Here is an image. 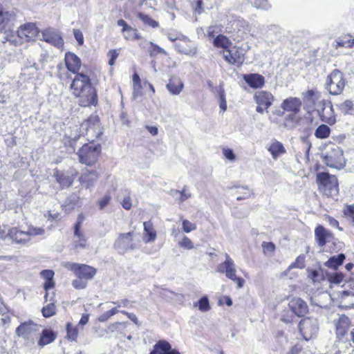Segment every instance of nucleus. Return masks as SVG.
I'll return each mask as SVG.
<instances>
[{
	"label": "nucleus",
	"mask_w": 354,
	"mask_h": 354,
	"mask_svg": "<svg viewBox=\"0 0 354 354\" xmlns=\"http://www.w3.org/2000/svg\"><path fill=\"white\" fill-rule=\"evenodd\" d=\"M70 88L75 96L84 98V106L94 105L97 103L96 91L92 86L90 77L83 73L75 75Z\"/></svg>",
	"instance_id": "f257e3e1"
},
{
	"label": "nucleus",
	"mask_w": 354,
	"mask_h": 354,
	"mask_svg": "<svg viewBox=\"0 0 354 354\" xmlns=\"http://www.w3.org/2000/svg\"><path fill=\"white\" fill-rule=\"evenodd\" d=\"M319 189L328 197L334 198L339 192L337 178L334 175L328 173H319L317 176Z\"/></svg>",
	"instance_id": "f03ea898"
},
{
	"label": "nucleus",
	"mask_w": 354,
	"mask_h": 354,
	"mask_svg": "<svg viewBox=\"0 0 354 354\" xmlns=\"http://www.w3.org/2000/svg\"><path fill=\"white\" fill-rule=\"evenodd\" d=\"M101 145L93 143H86L79 149L77 152L79 161L82 164L92 166L95 165L101 153Z\"/></svg>",
	"instance_id": "7ed1b4c3"
},
{
	"label": "nucleus",
	"mask_w": 354,
	"mask_h": 354,
	"mask_svg": "<svg viewBox=\"0 0 354 354\" xmlns=\"http://www.w3.org/2000/svg\"><path fill=\"white\" fill-rule=\"evenodd\" d=\"M324 160L328 167L337 169H342L346 164L341 148L334 144L328 146L326 152L323 155Z\"/></svg>",
	"instance_id": "20e7f679"
},
{
	"label": "nucleus",
	"mask_w": 354,
	"mask_h": 354,
	"mask_svg": "<svg viewBox=\"0 0 354 354\" xmlns=\"http://www.w3.org/2000/svg\"><path fill=\"white\" fill-rule=\"evenodd\" d=\"M345 86L344 74L337 69L333 70L327 77L326 88L329 93L333 95H339Z\"/></svg>",
	"instance_id": "39448f33"
},
{
	"label": "nucleus",
	"mask_w": 354,
	"mask_h": 354,
	"mask_svg": "<svg viewBox=\"0 0 354 354\" xmlns=\"http://www.w3.org/2000/svg\"><path fill=\"white\" fill-rule=\"evenodd\" d=\"M133 232L121 233L115 239L113 247L119 254H124L139 248V245L133 241Z\"/></svg>",
	"instance_id": "423d86ee"
},
{
	"label": "nucleus",
	"mask_w": 354,
	"mask_h": 354,
	"mask_svg": "<svg viewBox=\"0 0 354 354\" xmlns=\"http://www.w3.org/2000/svg\"><path fill=\"white\" fill-rule=\"evenodd\" d=\"M40 328L39 325L28 322L21 324L16 328L15 333L17 336L26 340L27 343L34 344L39 334Z\"/></svg>",
	"instance_id": "0eeeda50"
},
{
	"label": "nucleus",
	"mask_w": 354,
	"mask_h": 354,
	"mask_svg": "<svg viewBox=\"0 0 354 354\" xmlns=\"http://www.w3.org/2000/svg\"><path fill=\"white\" fill-rule=\"evenodd\" d=\"M315 111L322 122L329 125H333L336 122V115L330 100H322L319 101Z\"/></svg>",
	"instance_id": "6e6552de"
},
{
	"label": "nucleus",
	"mask_w": 354,
	"mask_h": 354,
	"mask_svg": "<svg viewBox=\"0 0 354 354\" xmlns=\"http://www.w3.org/2000/svg\"><path fill=\"white\" fill-rule=\"evenodd\" d=\"M299 329L306 340H309L315 337L319 330V322L317 318L306 317L302 319L299 324Z\"/></svg>",
	"instance_id": "1a4fd4ad"
},
{
	"label": "nucleus",
	"mask_w": 354,
	"mask_h": 354,
	"mask_svg": "<svg viewBox=\"0 0 354 354\" xmlns=\"http://www.w3.org/2000/svg\"><path fill=\"white\" fill-rule=\"evenodd\" d=\"M81 128L86 131L88 140L93 141L102 133L100 127L99 118L97 115L91 116L86 121L82 124Z\"/></svg>",
	"instance_id": "9d476101"
},
{
	"label": "nucleus",
	"mask_w": 354,
	"mask_h": 354,
	"mask_svg": "<svg viewBox=\"0 0 354 354\" xmlns=\"http://www.w3.org/2000/svg\"><path fill=\"white\" fill-rule=\"evenodd\" d=\"M17 37L23 41H29L35 39L38 34V29L32 23L21 25L17 31Z\"/></svg>",
	"instance_id": "9b49d317"
},
{
	"label": "nucleus",
	"mask_w": 354,
	"mask_h": 354,
	"mask_svg": "<svg viewBox=\"0 0 354 354\" xmlns=\"http://www.w3.org/2000/svg\"><path fill=\"white\" fill-rule=\"evenodd\" d=\"M343 290L339 292V298L341 303L346 307L351 308L354 306V281L348 282L342 286Z\"/></svg>",
	"instance_id": "f8f14e48"
},
{
	"label": "nucleus",
	"mask_w": 354,
	"mask_h": 354,
	"mask_svg": "<svg viewBox=\"0 0 354 354\" xmlns=\"http://www.w3.org/2000/svg\"><path fill=\"white\" fill-rule=\"evenodd\" d=\"M225 261L217 266L216 271L225 274V277L230 279L233 277L235 278L236 272L235 263L227 253L225 254Z\"/></svg>",
	"instance_id": "ddd939ff"
},
{
	"label": "nucleus",
	"mask_w": 354,
	"mask_h": 354,
	"mask_svg": "<svg viewBox=\"0 0 354 354\" xmlns=\"http://www.w3.org/2000/svg\"><path fill=\"white\" fill-rule=\"evenodd\" d=\"M83 133V132L79 131L77 126L65 133L63 142L64 145L68 147V150L70 153L75 151L76 142Z\"/></svg>",
	"instance_id": "4468645a"
},
{
	"label": "nucleus",
	"mask_w": 354,
	"mask_h": 354,
	"mask_svg": "<svg viewBox=\"0 0 354 354\" xmlns=\"http://www.w3.org/2000/svg\"><path fill=\"white\" fill-rule=\"evenodd\" d=\"M302 97L305 108L308 111H315L320 97V93L316 89H310L302 93Z\"/></svg>",
	"instance_id": "2eb2a0df"
},
{
	"label": "nucleus",
	"mask_w": 354,
	"mask_h": 354,
	"mask_svg": "<svg viewBox=\"0 0 354 354\" xmlns=\"http://www.w3.org/2000/svg\"><path fill=\"white\" fill-rule=\"evenodd\" d=\"M41 33L43 39L45 41L56 46L58 48L63 46L64 40L57 30L53 28H46Z\"/></svg>",
	"instance_id": "dca6fc26"
},
{
	"label": "nucleus",
	"mask_w": 354,
	"mask_h": 354,
	"mask_svg": "<svg viewBox=\"0 0 354 354\" xmlns=\"http://www.w3.org/2000/svg\"><path fill=\"white\" fill-rule=\"evenodd\" d=\"M223 58L230 64H241L245 60L244 55L236 48L224 50Z\"/></svg>",
	"instance_id": "f3484780"
},
{
	"label": "nucleus",
	"mask_w": 354,
	"mask_h": 354,
	"mask_svg": "<svg viewBox=\"0 0 354 354\" xmlns=\"http://www.w3.org/2000/svg\"><path fill=\"white\" fill-rule=\"evenodd\" d=\"M288 306L291 310L298 317L304 316L308 312V306L306 302L299 297L292 299Z\"/></svg>",
	"instance_id": "a211bd4d"
},
{
	"label": "nucleus",
	"mask_w": 354,
	"mask_h": 354,
	"mask_svg": "<svg viewBox=\"0 0 354 354\" xmlns=\"http://www.w3.org/2000/svg\"><path fill=\"white\" fill-rule=\"evenodd\" d=\"M315 237L318 245L323 247L333 239V234L322 225H318L315 230Z\"/></svg>",
	"instance_id": "6ab92c4d"
},
{
	"label": "nucleus",
	"mask_w": 354,
	"mask_h": 354,
	"mask_svg": "<svg viewBox=\"0 0 354 354\" xmlns=\"http://www.w3.org/2000/svg\"><path fill=\"white\" fill-rule=\"evenodd\" d=\"M65 63L67 69L74 73H79L78 71L81 66L80 59L74 53L68 52L65 55Z\"/></svg>",
	"instance_id": "aec40b11"
},
{
	"label": "nucleus",
	"mask_w": 354,
	"mask_h": 354,
	"mask_svg": "<svg viewBox=\"0 0 354 354\" xmlns=\"http://www.w3.org/2000/svg\"><path fill=\"white\" fill-rule=\"evenodd\" d=\"M150 354H180L177 350L172 349L171 344L166 340H159L154 346Z\"/></svg>",
	"instance_id": "412c9836"
},
{
	"label": "nucleus",
	"mask_w": 354,
	"mask_h": 354,
	"mask_svg": "<svg viewBox=\"0 0 354 354\" xmlns=\"http://www.w3.org/2000/svg\"><path fill=\"white\" fill-rule=\"evenodd\" d=\"M7 236L16 243H25L30 241L28 233L17 227L10 229L7 232Z\"/></svg>",
	"instance_id": "4be33fe9"
},
{
	"label": "nucleus",
	"mask_w": 354,
	"mask_h": 354,
	"mask_svg": "<svg viewBox=\"0 0 354 354\" xmlns=\"http://www.w3.org/2000/svg\"><path fill=\"white\" fill-rule=\"evenodd\" d=\"M244 81L252 88H261L265 84V78L258 73L245 74Z\"/></svg>",
	"instance_id": "5701e85b"
},
{
	"label": "nucleus",
	"mask_w": 354,
	"mask_h": 354,
	"mask_svg": "<svg viewBox=\"0 0 354 354\" xmlns=\"http://www.w3.org/2000/svg\"><path fill=\"white\" fill-rule=\"evenodd\" d=\"M301 106V101L298 97H289L283 100L281 107L283 110L292 112V114L297 113Z\"/></svg>",
	"instance_id": "b1692460"
},
{
	"label": "nucleus",
	"mask_w": 354,
	"mask_h": 354,
	"mask_svg": "<svg viewBox=\"0 0 354 354\" xmlns=\"http://www.w3.org/2000/svg\"><path fill=\"white\" fill-rule=\"evenodd\" d=\"M256 102L259 105H263L266 109H268L272 103L273 96L267 91H258L254 95Z\"/></svg>",
	"instance_id": "393cba45"
},
{
	"label": "nucleus",
	"mask_w": 354,
	"mask_h": 354,
	"mask_svg": "<svg viewBox=\"0 0 354 354\" xmlns=\"http://www.w3.org/2000/svg\"><path fill=\"white\" fill-rule=\"evenodd\" d=\"M184 84L181 79L178 76H172L167 84V88L171 95H177L180 94L183 88Z\"/></svg>",
	"instance_id": "a878e982"
},
{
	"label": "nucleus",
	"mask_w": 354,
	"mask_h": 354,
	"mask_svg": "<svg viewBox=\"0 0 354 354\" xmlns=\"http://www.w3.org/2000/svg\"><path fill=\"white\" fill-rule=\"evenodd\" d=\"M335 324L337 337H344L348 329L350 321L346 315H342L337 321H335Z\"/></svg>",
	"instance_id": "bb28decb"
},
{
	"label": "nucleus",
	"mask_w": 354,
	"mask_h": 354,
	"mask_svg": "<svg viewBox=\"0 0 354 354\" xmlns=\"http://www.w3.org/2000/svg\"><path fill=\"white\" fill-rule=\"evenodd\" d=\"M41 277L46 280V282L44 284V288L46 291V293L44 296L46 301H48V293L47 291L51 288H53L55 286V283L53 282V277L54 272L51 270H44L40 272Z\"/></svg>",
	"instance_id": "cd10ccee"
},
{
	"label": "nucleus",
	"mask_w": 354,
	"mask_h": 354,
	"mask_svg": "<svg viewBox=\"0 0 354 354\" xmlns=\"http://www.w3.org/2000/svg\"><path fill=\"white\" fill-rule=\"evenodd\" d=\"M267 149L274 160H277L281 155L286 152L282 143L276 140L272 141L270 145L267 147Z\"/></svg>",
	"instance_id": "c85d7f7f"
},
{
	"label": "nucleus",
	"mask_w": 354,
	"mask_h": 354,
	"mask_svg": "<svg viewBox=\"0 0 354 354\" xmlns=\"http://www.w3.org/2000/svg\"><path fill=\"white\" fill-rule=\"evenodd\" d=\"M144 235L142 237L145 243H152L156 239V231L151 222H144Z\"/></svg>",
	"instance_id": "c756f323"
},
{
	"label": "nucleus",
	"mask_w": 354,
	"mask_h": 354,
	"mask_svg": "<svg viewBox=\"0 0 354 354\" xmlns=\"http://www.w3.org/2000/svg\"><path fill=\"white\" fill-rule=\"evenodd\" d=\"M96 274V270L90 266L80 264L76 276L80 279H91Z\"/></svg>",
	"instance_id": "7c9ffc66"
},
{
	"label": "nucleus",
	"mask_w": 354,
	"mask_h": 354,
	"mask_svg": "<svg viewBox=\"0 0 354 354\" xmlns=\"http://www.w3.org/2000/svg\"><path fill=\"white\" fill-rule=\"evenodd\" d=\"M98 179V174L95 171H86L80 177V181L82 184L88 188L93 186Z\"/></svg>",
	"instance_id": "2f4dec72"
},
{
	"label": "nucleus",
	"mask_w": 354,
	"mask_h": 354,
	"mask_svg": "<svg viewBox=\"0 0 354 354\" xmlns=\"http://www.w3.org/2000/svg\"><path fill=\"white\" fill-rule=\"evenodd\" d=\"M55 338L56 334L53 331L48 329L43 330L38 342V345L40 346H44L52 343Z\"/></svg>",
	"instance_id": "473e14b6"
},
{
	"label": "nucleus",
	"mask_w": 354,
	"mask_h": 354,
	"mask_svg": "<svg viewBox=\"0 0 354 354\" xmlns=\"http://www.w3.org/2000/svg\"><path fill=\"white\" fill-rule=\"evenodd\" d=\"M338 110L344 115H353L354 113V103L351 100L335 104Z\"/></svg>",
	"instance_id": "72a5a7b5"
},
{
	"label": "nucleus",
	"mask_w": 354,
	"mask_h": 354,
	"mask_svg": "<svg viewBox=\"0 0 354 354\" xmlns=\"http://www.w3.org/2000/svg\"><path fill=\"white\" fill-rule=\"evenodd\" d=\"M15 14L13 12L6 10L0 6V26L4 27L10 21L15 19ZM0 31H2V28L0 27Z\"/></svg>",
	"instance_id": "f704fd0d"
},
{
	"label": "nucleus",
	"mask_w": 354,
	"mask_h": 354,
	"mask_svg": "<svg viewBox=\"0 0 354 354\" xmlns=\"http://www.w3.org/2000/svg\"><path fill=\"white\" fill-rule=\"evenodd\" d=\"M76 233V230H74V240L73 245L75 249H83L86 246V239L84 234L80 230Z\"/></svg>",
	"instance_id": "c9c22d12"
},
{
	"label": "nucleus",
	"mask_w": 354,
	"mask_h": 354,
	"mask_svg": "<svg viewBox=\"0 0 354 354\" xmlns=\"http://www.w3.org/2000/svg\"><path fill=\"white\" fill-rule=\"evenodd\" d=\"M345 259L344 254H339L336 256L330 257L325 263V265L332 269L336 270L339 266L342 264Z\"/></svg>",
	"instance_id": "e433bc0d"
},
{
	"label": "nucleus",
	"mask_w": 354,
	"mask_h": 354,
	"mask_svg": "<svg viewBox=\"0 0 354 354\" xmlns=\"http://www.w3.org/2000/svg\"><path fill=\"white\" fill-rule=\"evenodd\" d=\"M215 47H221L226 50L232 45L231 41L225 35H219L214 39L213 42Z\"/></svg>",
	"instance_id": "4c0bfd02"
},
{
	"label": "nucleus",
	"mask_w": 354,
	"mask_h": 354,
	"mask_svg": "<svg viewBox=\"0 0 354 354\" xmlns=\"http://www.w3.org/2000/svg\"><path fill=\"white\" fill-rule=\"evenodd\" d=\"M299 118L296 114L288 115L283 122V127L287 129H295L299 122Z\"/></svg>",
	"instance_id": "58836bf2"
},
{
	"label": "nucleus",
	"mask_w": 354,
	"mask_h": 354,
	"mask_svg": "<svg viewBox=\"0 0 354 354\" xmlns=\"http://www.w3.org/2000/svg\"><path fill=\"white\" fill-rule=\"evenodd\" d=\"M50 303L44 306L41 310L43 316L45 317H50L55 314V300L53 297L49 299Z\"/></svg>",
	"instance_id": "ea45409f"
},
{
	"label": "nucleus",
	"mask_w": 354,
	"mask_h": 354,
	"mask_svg": "<svg viewBox=\"0 0 354 354\" xmlns=\"http://www.w3.org/2000/svg\"><path fill=\"white\" fill-rule=\"evenodd\" d=\"M330 133V129L326 124L319 125L315 131V136L319 139L328 138Z\"/></svg>",
	"instance_id": "a19ab883"
},
{
	"label": "nucleus",
	"mask_w": 354,
	"mask_h": 354,
	"mask_svg": "<svg viewBox=\"0 0 354 354\" xmlns=\"http://www.w3.org/2000/svg\"><path fill=\"white\" fill-rule=\"evenodd\" d=\"M216 92L220 98L219 107L223 112H225L227 109V102L225 99V91L223 86L220 85L218 87L216 88Z\"/></svg>",
	"instance_id": "79ce46f5"
},
{
	"label": "nucleus",
	"mask_w": 354,
	"mask_h": 354,
	"mask_svg": "<svg viewBox=\"0 0 354 354\" xmlns=\"http://www.w3.org/2000/svg\"><path fill=\"white\" fill-rule=\"evenodd\" d=\"M67 337L71 341H76L78 336L77 327H73L70 323L66 325Z\"/></svg>",
	"instance_id": "37998d69"
},
{
	"label": "nucleus",
	"mask_w": 354,
	"mask_h": 354,
	"mask_svg": "<svg viewBox=\"0 0 354 354\" xmlns=\"http://www.w3.org/2000/svg\"><path fill=\"white\" fill-rule=\"evenodd\" d=\"M138 18L144 22L145 24H147L153 28H156L158 26V23L151 19L149 15L143 14V13H139L138 15Z\"/></svg>",
	"instance_id": "c03bdc74"
},
{
	"label": "nucleus",
	"mask_w": 354,
	"mask_h": 354,
	"mask_svg": "<svg viewBox=\"0 0 354 354\" xmlns=\"http://www.w3.org/2000/svg\"><path fill=\"white\" fill-rule=\"evenodd\" d=\"M124 37L127 39H140V36L138 35L136 29H134L129 26L127 30L124 32Z\"/></svg>",
	"instance_id": "a18cd8bd"
},
{
	"label": "nucleus",
	"mask_w": 354,
	"mask_h": 354,
	"mask_svg": "<svg viewBox=\"0 0 354 354\" xmlns=\"http://www.w3.org/2000/svg\"><path fill=\"white\" fill-rule=\"evenodd\" d=\"M149 44H150L151 47L149 49V52L151 57L156 56L158 54H163V55L167 54V52L162 48L160 47L159 46L153 43L152 41H150Z\"/></svg>",
	"instance_id": "49530a36"
},
{
	"label": "nucleus",
	"mask_w": 354,
	"mask_h": 354,
	"mask_svg": "<svg viewBox=\"0 0 354 354\" xmlns=\"http://www.w3.org/2000/svg\"><path fill=\"white\" fill-rule=\"evenodd\" d=\"M57 181L63 187H69L73 183V179L69 176L60 175L57 176Z\"/></svg>",
	"instance_id": "de8ad7c7"
},
{
	"label": "nucleus",
	"mask_w": 354,
	"mask_h": 354,
	"mask_svg": "<svg viewBox=\"0 0 354 354\" xmlns=\"http://www.w3.org/2000/svg\"><path fill=\"white\" fill-rule=\"evenodd\" d=\"M252 4L257 9L265 10H268L271 7L268 0H254L252 1Z\"/></svg>",
	"instance_id": "09e8293b"
},
{
	"label": "nucleus",
	"mask_w": 354,
	"mask_h": 354,
	"mask_svg": "<svg viewBox=\"0 0 354 354\" xmlns=\"http://www.w3.org/2000/svg\"><path fill=\"white\" fill-rule=\"evenodd\" d=\"M178 245L184 249L192 250L194 248L192 240L186 236H184L181 241H178Z\"/></svg>",
	"instance_id": "8fccbe9b"
},
{
	"label": "nucleus",
	"mask_w": 354,
	"mask_h": 354,
	"mask_svg": "<svg viewBox=\"0 0 354 354\" xmlns=\"http://www.w3.org/2000/svg\"><path fill=\"white\" fill-rule=\"evenodd\" d=\"M133 97H136L140 95V92L138 89L140 88V78L137 73H134L133 75Z\"/></svg>",
	"instance_id": "3c124183"
},
{
	"label": "nucleus",
	"mask_w": 354,
	"mask_h": 354,
	"mask_svg": "<svg viewBox=\"0 0 354 354\" xmlns=\"http://www.w3.org/2000/svg\"><path fill=\"white\" fill-rule=\"evenodd\" d=\"M198 308L203 312H207L209 310V300L207 297H203L198 301Z\"/></svg>",
	"instance_id": "603ef678"
},
{
	"label": "nucleus",
	"mask_w": 354,
	"mask_h": 354,
	"mask_svg": "<svg viewBox=\"0 0 354 354\" xmlns=\"http://www.w3.org/2000/svg\"><path fill=\"white\" fill-rule=\"evenodd\" d=\"M182 225L183 231L186 233H189L196 229V225L188 220H183Z\"/></svg>",
	"instance_id": "864d4df0"
},
{
	"label": "nucleus",
	"mask_w": 354,
	"mask_h": 354,
	"mask_svg": "<svg viewBox=\"0 0 354 354\" xmlns=\"http://www.w3.org/2000/svg\"><path fill=\"white\" fill-rule=\"evenodd\" d=\"M305 256L299 255L297 257L295 261L290 266V268H304Z\"/></svg>",
	"instance_id": "5fc2aeb1"
},
{
	"label": "nucleus",
	"mask_w": 354,
	"mask_h": 354,
	"mask_svg": "<svg viewBox=\"0 0 354 354\" xmlns=\"http://www.w3.org/2000/svg\"><path fill=\"white\" fill-rule=\"evenodd\" d=\"M353 45L354 38L353 39H338V40H337V46L351 48Z\"/></svg>",
	"instance_id": "6e6d98bb"
},
{
	"label": "nucleus",
	"mask_w": 354,
	"mask_h": 354,
	"mask_svg": "<svg viewBox=\"0 0 354 354\" xmlns=\"http://www.w3.org/2000/svg\"><path fill=\"white\" fill-rule=\"evenodd\" d=\"M344 278V276L342 273L336 272V273H333V274H330V281L332 283L339 284L343 281Z\"/></svg>",
	"instance_id": "4d7b16f0"
},
{
	"label": "nucleus",
	"mask_w": 354,
	"mask_h": 354,
	"mask_svg": "<svg viewBox=\"0 0 354 354\" xmlns=\"http://www.w3.org/2000/svg\"><path fill=\"white\" fill-rule=\"evenodd\" d=\"M262 247L265 254L272 253L275 250V245L272 242H263Z\"/></svg>",
	"instance_id": "13d9d810"
},
{
	"label": "nucleus",
	"mask_w": 354,
	"mask_h": 354,
	"mask_svg": "<svg viewBox=\"0 0 354 354\" xmlns=\"http://www.w3.org/2000/svg\"><path fill=\"white\" fill-rule=\"evenodd\" d=\"M223 154L227 160L230 161H234L236 160V156L231 149L223 148Z\"/></svg>",
	"instance_id": "bf43d9fd"
},
{
	"label": "nucleus",
	"mask_w": 354,
	"mask_h": 354,
	"mask_svg": "<svg viewBox=\"0 0 354 354\" xmlns=\"http://www.w3.org/2000/svg\"><path fill=\"white\" fill-rule=\"evenodd\" d=\"M344 215L352 220L354 223V205H350L346 207L344 211Z\"/></svg>",
	"instance_id": "052dcab7"
},
{
	"label": "nucleus",
	"mask_w": 354,
	"mask_h": 354,
	"mask_svg": "<svg viewBox=\"0 0 354 354\" xmlns=\"http://www.w3.org/2000/svg\"><path fill=\"white\" fill-rule=\"evenodd\" d=\"M325 221L332 227H336L340 231H342L343 229L339 227V222L334 218L330 216H326L325 217Z\"/></svg>",
	"instance_id": "680f3d73"
},
{
	"label": "nucleus",
	"mask_w": 354,
	"mask_h": 354,
	"mask_svg": "<svg viewBox=\"0 0 354 354\" xmlns=\"http://www.w3.org/2000/svg\"><path fill=\"white\" fill-rule=\"evenodd\" d=\"M64 266L68 270L73 271L76 275L80 264L72 262H66Z\"/></svg>",
	"instance_id": "e2e57ef3"
},
{
	"label": "nucleus",
	"mask_w": 354,
	"mask_h": 354,
	"mask_svg": "<svg viewBox=\"0 0 354 354\" xmlns=\"http://www.w3.org/2000/svg\"><path fill=\"white\" fill-rule=\"evenodd\" d=\"M29 235V239L32 236L41 235L44 233V230L42 228L31 227L27 231Z\"/></svg>",
	"instance_id": "0e129e2a"
},
{
	"label": "nucleus",
	"mask_w": 354,
	"mask_h": 354,
	"mask_svg": "<svg viewBox=\"0 0 354 354\" xmlns=\"http://www.w3.org/2000/svg\"><path fill=\"white\" fill-rule=\"evenodd\" d=\"M73 35L78 44L82 45L84 44V36L82 31L79 29H74Z\"/></svg>",
	"instance_id": "69168bd1"
},
{
	"label": "nucleus",
	"mask_w": 354,
	"mask_h": 354,
	"mask_svg": "<svg viewBox=\"0 0 354 354\" xmlns=\"http://www.w3.org/2000/svg\"><path fill=\"white\" fill-rule=\"evenodd\" d=\"M108 55L110 57V59L109 60V64L111 66H113L115 64V60L118 56V53L116 50H111L109 52Z\"/></svg>",
	"instance_id": "338daca9"
},
{
	"label": "nucleus",
	"mask_w": 354,
	"mask_h": 354,
	"mask_svg": "<svg viewBox=\"0 0 354 354\" xmlns=\"http://www.w3.org/2000/svg\"><path fill=\"white\" fill-rule=\"evenodd\" d=\"M108 55L110 57V59L109 60V64L111 66H113L115 64V60L118 56V53L116 50H111L109 52Z\"/></svg>",
	"instance_id": "774afa93"
}]
</instances>
